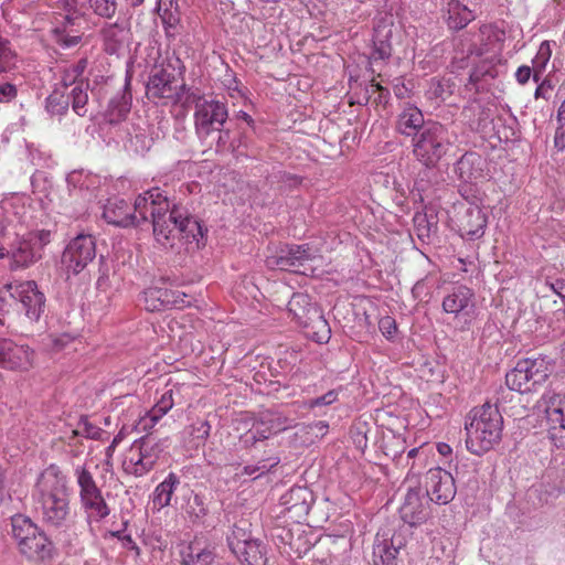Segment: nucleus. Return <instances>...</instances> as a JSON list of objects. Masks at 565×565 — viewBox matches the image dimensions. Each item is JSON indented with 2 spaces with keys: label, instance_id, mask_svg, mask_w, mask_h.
Wrapping results in <instances>:
<instances>
[{
  "label": "nucleus",
  "instance_id": "nucleus-5",
  "mask_svg": "<svg viewBox=\"0 0 565 565\" xmlns=\"http://www.w3.org/2000/svg\"><path fill=\"white\" fill-rule=\"evenodd\" d=\"M168 448V439H158L150 436L135 440L126 450L122 460V469L135 477L147 475L162 452Z\"/></svg>",
  "mask_w": 565,
  "mask_h": 565
},
{
  "label": "nucleus",
  "instance_id": "nucleus-43",
  "mask_svg": "<svg viewBox=\"0 0 565 565\" xmlns=\"http://www.w3.org/2000/svg\"><path fill=\"white\" fill-rule=\"evenodd\" d=\"M46 109L52 115H64L68 109V98L65 96L64 92L54 90L46 98Z\"/></svg>",
  "mask_w": 565,
  "mask_h": 565
},
{
  "label": "nucleus",
  "instance_id": "nucleus-46",
  "mask_svg": "<svg viewBox=\"0 0 565 565\" xmlns=\"http://www.w3.org/2000/svg\"><path fill=\"white\" fill-rule=\"evenodd\" d=\"M211 425L207 420H196L186 428V433L199 444H204L210 436Z\"/></svg>",
  "mask_w": 565,
  "mask_h": 565
},
{
  "label": "nucleus",
  "instance_id": "nucleus-28",
  "mask_svg": "<svg viewBox=\"0 0 565 565\" xmlns=\"http://www.w3.org/2000/svg\"><path fill=\"white\" fill-rule=\"evenodd\" d=\"M309 492L306 488H291L281 497V504L285 505V512L290 519H303L309 513Z\"/></svg>",
  "mask_w": 565,
  "mask_h": 565
},
{
  "label": "nucleus",
  "instance_id": "nucleus-39",
  "mask_svg": "<svg viewBox=\"0 0 565 565\" xmlns=\"http://www.w3.org/2000/svg\"><path fill=\"white\" fill-rule=\"evenodd\" d=\"M505 383L512 391L519 393H526L533 390L532 384L526 377V373L523 372L522 365L516 363L515 367L505 375Z\"/></svg>",
  "mask_w": 565,
  "mask_h": 565
},
{
  "label": "nucleus",
  "instance_id": "nucleus-23",
  "mask_svg": "<svg viewBox=\"0 0 565 565\" xmlns=\"http://www.w3.org/2000/svg\"><path fill=\"white\" fill-rule=\"evenodd\" d=\"M130 26L127 20L117 19L114 23H106L100 29L105 51L109 54L117 53L130 39Z\"/></svg>",
  "mask_w": 565,
  "mask_h": 565
},
{
  "label": "nucleus",
  "instance_id": "nucleus-8",
  "mask_svg": "<svg viewBox=\"0 0 565 565\" xmlns=\"http://www.w3.org/2000/svg\"><path fill=\"white\" fill-rule=\"evenodd\" d=\"M231 551L243 565H267L268 550L260 540L253 539L245 529L234 525L227 536Z\"/></svg>",
  "mask_w": 565,
  "mask_h": 565
},
{
  "label": "nucleus",
  "instance_id": "nucleus-44",
  "mask_svg": "<svg viewBox=\"0 0 565 565\" xmlns=\"http://www.w3.org/2000/svg\"><path fill=\"white\" fill-rule=\"evenodd\" d=\"M93 12L105 19H111L117 11L116 0H87Z\"/></svg>",
  "mask_w": 565,
  "mask_h": 565
},
{
  "label": "nucleus",
  "instance_id": "nucleus-42",
  "mask_svg": "<svg viewBox=\"0 0 565 565\" xmlns=\"http://www.w3.org/2000/svg\"><path fill=\"white\" fill-rule=\"evenodd\" d=\"M130 111V104L126 96L115 97L110 100L107 117L110 122H118Z\"/></svg>",
  "mask_w": 565,
  "mask_h": 565
},
{
  "label": "nucleus",
  "instance_id": "nucleus-56",
  "mask_svg": "<svg viewBox=\"0 0 565 565\" xmlns=\"http://www.w3.org/2000/svg\"><path fill=\"white\" fill-rule=\"evenodd\" d=\"M83 73V67L77 64V65H74L72 67H70L68 70L65 71V74L63 76V85L65 88L68 87V85H71L72 83H75V79L81 76Z\"/></svg>",
  "mask_w": 565,
  "mask_h": 565
},
{
  "label": "nucleus",
  "instance_id": "nucleus-55",
  "mask_svg": "<svg viewBox=\"0 0 565 565\" xmlns=\"http://www.w3.org/2000/svg\"><path fill=\"white\" fill-rule=\"evenodd\" d=\"M18 96V89L15 85L11 83H4L0 85V103H10Z\"/></svg>",
  "mask_w": 565,
  "mask_h": 565
},
{
  "label": "nucleus",
  "instance_id": "nucleus-47",
  "mask_svg": "<svg viewBox=\"0 0 565 565\" xmlns=\"http://www.w3.org/2000/svg\"><path fill=\"white\" fill-rule=\"evenodd\" d=\"M380 89V83H377L374 78L371 79L369 84H366L363 88H361V94L358 96L356 100L350 102L351 105H366L373 104V98L376 90Z\"/></svg>",
  "mask_w": 565,
  "mask_h": 565
},
{
  "label": "nucleus",
  "instance_id": "nucleus-2",
  "mask_svg": "<svg viewBox=\"0 0 565 565\" xmlns=\"http://www.w3.org/2000/svg\"><path fill=\"white\" fill-rule=\"evenodd\" d=\"M503 417L495 405L473 407L466 418V447L481 456L497 445L502 435Z\"/></svg>",
  "mask_w": 565,
  "mask_h": 565
},
{
  "label": "nucleus",
  "instance_id": "nucleus-35",
  "mask_svg": "<svg viewBox=\"0 0 565 565\" xmlns=\"http://www.w3.org/2000/svg\"><path fill=\"white\" fill-rule=\"evenodd\" d=\"M157 11L169 35V30L174 29L180 22L178 4L174 0H158Z\"/></svg>",
  "mask_w": 565,
  "mask_h": 565
},
{
  "label": "nucleus",
  "instance_id": "nucleus-32",
  "mask_svg": "<svg viewBox=\"0 0 565 565\" xmlns=\"http://www.w3.org/2000/svg\"><path fill=\"white\" fill-rule=\"evenodd\" d=\"M174 405L173 391H166L154 406L141 417L143 429L152 428Z\"/></svg>",
  "mask_w": 565,
  "mask_h": 565
},
{
  "label": "nucleus",
  "instance_id": "nucleus-48",
  "mask_svg": "<svg viewBox=\"0 0 565 565\" xmlns=\"http://www.w3.org/2000/svg\"><path fill=\"white\" fill-rule=\"evenodd\" d=\"M397 554L398 550L394 546H388L386 543L379 544L374 548V555L381 558L383 565H393Z\"/></svg>",
  "mask_w": 565,
  "mask_h": 565
},
{
  "label": "nucleus",
  "instance_id": "nucleus-58",
  "mask_svg": "<svg viewBox=\"0 0 565 565\" xmlns=\"http://www.w3.org/2000/svg\"><path fill=\"white\" fill-rule=\"evenodd\" d=\"M388 98H390V90L380 84V89L376 90L374 98H373V105H375V106L385 105V104H387Z\"/></svg>",
  "mask_w": 565,
  "mask_h": 565
},
{
  "label": "nucleus",
  "instance_id": "nucleus-11",
  "mask_svg": "<svg viewBox=\"0 0 565 565\" xmlns=\"http://www.w3.org/2000/svg\"><path fill=\"white\" fill-rule=\"evenodd\" d=\"M96 256V243L92 235L81 234L73 238L65 248L62 262L67 273L74 275L83 271Z\"/></svg>",
  "mask_w": 565,
  "mask_h": 565
},
{
  "label": "nucleus",
  "instance_id": "nucleus-1",
  "mask_svg": "<svg viewBox=\"0 0 565 565\" xmlns=\"http://www.w3.org/2000/svg\"><path fill=\"white\" fill-rule=\"evenodd\" d=\"M67 477L57 465L47 466L36 478L32 497L42 521L54 527L65 525L70 513Z\"/></svg>",
  "mask_w": 565,
  "mask_h": 565
},
{
  "label": "nucleus",
  "instance_id": "nucleus-19",
  "mask_svg": "<svg viewBox=\"0 0 565 565\" xmlns=\"http://www.w3.org/2000/svg\"><path fill=\"white\" fill-rule=\"evenodd\" d=\"M402 520L411 526L425 523L430 516L429 503L418 486L408 488L399 508Z\"/></svg>",
  "mask_w": 565,
  "mask_h": 565
},
{
  "label": "nucleus",
  "instance_id": "nucleus-61",
  "mask_svg": "<svg viewBox=\"0 0 565 565\" xmlns=\"http://www.w3.org/2000/svg\"><path fill=\"white\" fill-rule=\"evenodd\" d=\"M548 286L558 297L565 300V282L563 280L551 282Z\"/></svg>",
  "mask_w": 565,
  "mask_h": 565
},
{
  "label": "nucleus",
  "instance_id": "nucleus-26",
  "mask_svg": "<svg viewBox=\"0 0 565 565\" xmlns=\"http://www.w3.org/2000/svg\"><path fill=\"white\" fill-rule=\"evenodd\" d=\"M484 160L476 152L465 153L456 163L455 171L459 179L468 183H477L486 179Z\"/></svg>",
  "mask_w": 565,
  "mask_h": 565
},
{
  "label": "nucleus",
  "instance_id": "nucleus-59",
  "mask_svg": "<svg viewBox=\"0 0 565 565\" xmlns=\"http://www.w3.org/2000/svg\"><path fill=\"white\" fill-rule=\"evenodd\" d=\"M532 71L530 66L522 65L515 72V78L519 84L524 85L529 82Z\"/></svg>",
  "mask_w": 565,
  "mask_h": 565
},
{
  "label": "nucleus",
  "instance_id": "nucleus-49",
  "mask_svg": "<svg viewBox=\"0 0 565 565\" xmlns=\"http://www.w3.org/2000/svg\"><path fill=\"white\" fill-rule=\"evenodd\" d=\"M379 329L383 337L390 341L394 340L398 330L395 319L391 316H384L379 320Z\"/></svg>",
  "mask_w": 565,
  "mask_h": 565
},
{
  "label": "nucleus",
  "instance_id": "nucleus-18",
  "mask_svg": "<svg viewBox=\"0 0 565 565\" xmlns=\"http://www.w3.org/2000/svg\"><path fill=\"white\" fill-rule=\"evenodd\" d=\"M426 493L437 504L449 503L456 495L452 475L440 467L429 469L426 475Z\"/></svg>",
  "mask_w": 565,
  "mask_h": 565
},
{
  "label": "nucleus",
  "instance_id": "nucleus-38",
  "mask_svg": "<svg viewBox=\"0 0 565 565\" xmlns=\"http://www.w3.org/2000/svg\"><path fill=\"white\" fill-rule=\"evenodd\" d=\"M11 525L12 535L18 544L26 540L30 535H33L38 530V526L31 521V519L22 514L12 516Z\"/></svg>",
  "mask_w": 565,
  "mask_h": 565
},
{
  "label": "nucleus",
  "instance_id": "nucleus-4",
  "mask_svg": "<svg viewBox=\"0 0 565 565\" xmlns=\"http://www.w3.org/2000/svg\"><path fill=\"white\" fill-rule=\"evenodd\" d=\"M153 235L156 239L166 245L171 238L179 236L180 238L190 241H199L198 236H203L200 223L185 214V212L178 207H168L156 221L152 223Z\"/></svg>",
  "mask_w": 565,
  "mask_h": 565
},
{
  "label": "nucleus",
  "instance_id": "nucleus-22",
  "mask_svg": "<svg viewBox=\"0 0 565 565\" xmlns=\"http://www.w3.org/2000/svg\"><path fill=\"white\" fill-rule=\"evenodd\" d=\"M443 19L449 30L460 31L476 19L470 10L460 0H441Z\"/></svg>",
  "mask_w": 565,
  "mask_h": 565
},
{
  "label": "nucleus",
  "instance_id": "nucleus-25",
  "mask_svg": "<svg viewBox=\"0 0 565 565\" xmlns=\"http://www.w3.org/2000/svg\"><path fill=\"white\" fill-rule=\"evenodd\" d=\"M319 250L309 244L291 245L286 254L268 260L269 266H277L279 269L287 270L290 267L302 265L303 262L313 259Z\"/></svg>",
  "mask_w": 565,
  "mask_h": 565
},
{
  "label": "nucleus",
  "instance_id": "nucleus-57",
  "mask_svg": "<svg viewBox=\"0 0 565 565\" xmlns=\"http://www.w3.org/2000/svg\"><path fill=\"white\" fill-rule=\"evenodd\" d=\"M278 463H279V459L278 458H274L273 462L269 466H266V465H263V466H245L243 468L242 475L253 476V475H255L257 472L259 475H262L265 471L270 470L273 467L277 466Z\"/></svg>",
  "mask_w": 565,
  "mask_h": 565
},
{
  "label": "nucleus",
  "instance_id": "nucleus-63",
  "mask_svg": "<svg viewBox=\"0 0 565 565\" xmlns=\"http://www.w3.org/2000/svg\"><path fill=\"white\" fill-rule=\"evenodd\" d=\"M193 503L198 507V511L194 513L196 518L206 514V508L203 504V500L200 495L195 494L193 497Z\"/></svg>",
  "mask_w": 565,
  "mask_h": 565
},
{
  "label": "nucleus",
  "instance_id": "nucleus-41",
  "mask_svg": "<svg viewBox=\"0 0 565 565\" xmlns=\"http://www.w3.org/2000/svg\"><path fill=\"white\" fill-rule=\"evenodd\" d=\"M309 335L318 343H327L331 337V330L328 321L320 315V312L310 321Z\"/></svg>",
  "mask_w": 565,
  "mask_h": 565
},
{
  "label": "nucleus",
  "instance_id": "nucleus-54",
  "mask_svg": "<svg viewBox=\"0 0 565 565\" xmlns=\"http://www.w3.org/2000/svg\"><path fill=\"white\" fill-rule=\"evenodd\" d=\"M170 294L172 295L169 297V308H177V309H183L188 306H190V300L188 299V295L180 290H173L170 289Z\"/></svg>",
  "mask_w": 565,
  "mask_h": 565
},
{
  "label": "nucleus",
  "instance_id": "nucleus-31",
  "mask_svg": "<svg viewBox=\"0 0 565 565\" xmlns=\"http://www.w3.org/2000/svg\"><path fill=\"white\" fill-rule=\"evenodd\" d=\"M519 364L522 365V370L526 373L533 388L544 383L551 372L550 364L544 358L523 359L519 361Z\"/></svg>",
  "mask_w": 565,
  "mask_h": 565
},
{
  "label": "nucleus",
  "instance_id": "nucleus-62",
  "mask_svg": "<svg viewBox=\"0 0 565 565\" xmlns=\"http://www.w3.org/2000/svg\"><path fill=\"white\" fill-rule=\"evenodd\" d=\"M328 427L329 426H328V424L326 422L320 420V422L315 423L313 425H307V426L303 425L301 427V430L308 433L309 430H311L313 428H317L322 435H324L327 429H328Z\"/></svg>",
  "mask_w": 565,
  "mask_h": 565
},
{
  "label": "nucleus",
  "instance_id": "nucleus-29",
  "mask_svg": "<svg viewBox=\"0 0 565 565\" xmlns=\"http://www.w3.org/2000/svg\"><path fill=\"white\" fill-rule=\"evenodd\" d=\"M424 115L419 108L413 105L404 107L396 121V130L404 136H414L425 126Z\"/></svg>",
  "mask_w": 565,
  "mask_h": 565
},
{
  "label": "nucleus",
  "instance_id": "nucleus-51",
  "mask_svg": "<svg viewBox=\"0 0 565 565\" xmlns=\"http://www.w3.org/2000/svg\"><path fill=\"white\" fill-rule=\"evenodd\" d=\"M72 341L73 338L65 333L60 335H49L45 347L53 352H58L67 347Z\"/></svg>",
  "mask_w": 565,
  "mask_h": 565
},
{
  "label": "nucleus",
  "instance_id": "nucleus-27",
  "mask_svg": "<svg viewBox=\"0 0 565 565\" xmlns=\"http://www.w3.org/2000/svg\"><path fill=\"white\" fill-rule=\"evenodd\" d=\"M288 312L299 326L309 329L310 321L319 310L307 294L297 292L288 302Z\"/></svg>",
  "mask_w": 565,
  "mask_h": 565
},
{
  "label": "nucleus",
  "instance_id": "nucleus-14",
  "mask_svg": "<svg viewBox=\"0 0 565 565\" xmlns=\"http://www.w3.org/2000/svg\"><path fill=\"white\" fill-rule=\"evenodd\" d=\"M543 401L550 437L557 447H564L565 395L553 393L545 395Z\"/></svg>",
  "mask_w": 565,
  "mask_h": 565
},
{
  "label": "nucleus",
  "instance_id": "nucleus-9",
  "mask_svg": "<svg viewBox=\"0 0 565 565\" xmlns=\"http://www.w3.org/2000/svg\"><path fill=\"white\" fill-rule=\"evenodd\" d=\"M451 220L460 236L468 241L480 239L488 225V216L483 209L470 202L455 204Z\"/></svg>",
  "mask_w": 565,
  "mask_h": 565
},
{
  "label": "nucleus",
  "instance_id": "nucleus-21",
  "mask_svg": "<svg viewBox=\"0 0 565 565\" xmlns=\"http://www.w3.org/2000/svg\"><path fill=\"white\" fill-rule=\"evenodd\" d=\"M9 269L11 271L24 270L33 266L42 256L36 252L31 241L25 236L18 238L8 250Z\"/></svg>",
  "mask_w": 565,
  "mask_h": 565
},
{
  "label": "nucleus",
  "instance_id": "nucleus-50",
  "mask_svg": "<svg viewBox=\"0 0 565 565\" xmlns=\"http://www.w3.org/2000/svg\"><path fill=\"white\" fill-rule=\"evenodd\" d=\"M339 398V391L338 390H330L322 396L312 398L307 402V407L310 409L321 407V406H329L334 404Z\"/></svg>",
  "mask_w": 565,
  "mask_h": 565
},
{
  "label": "nucleus",
  "instance_id": "nucleus-10",
  "mask_svg": "<svg viewBox=\"0 0 565 565\" xmlns=\"http://www.w3.org/2000/svg\"><path fill=\"white\" fill-rule=\"evenodd\" d=\"M505 31L495 23H482L478 33L473 35L469 49L470 54L487 56V61L495 63L500 61L504 47Z\"/></svg>",
  "mask_w": 565,
  "mask_h": 565
},
{
  "label": "nucleus",
  "instance_id": "nucleus-16",
  "mask_svg": "<svg viewBox=\"0 0 565 565\" xmlns=\"http://www.w3.org/2000/svg\"><path fill=\"white\" fill-rule=\"evenodd\" d=\"M34 351L9 339L0 340V366L12 371L26 372L34 366Z\"/></svg>",
  "mask_w": 565,
  "mask_h": 565
},
{
  "label": "nucleus",
  "instance_id": "nucleus-40",
  "mask_svg": "<svg viewBox=\"0 0 565 565\" xmlns=\"http://www.w3.org/2000/svg\"><path fill=\"white\" fill-rule=\"evenodd\" d=\"M213 558L211 551L200 550L194 544H190L186 551L182 552L183 565H210Z\"/></svg>",
  "mask_w": 565,
  "mask_h": 565
},
{
  "label": "nucleus",
  "instance_id": "nucleus-20",
  "mask_svg": "<svg viewBox=\"0 0 565 565\" xmlns=\"http://www.w3.org/2000/svg\"><path fill=\"white\" fill-rule=\"evenodd\" d=\"M441 306L446 313L456 317L462 315L471 319L476 310L475 292L467 286H456L444 297Z\"/></svg>",
  "mask_w": 565,
  "mask_h": 565
},
{
  "label": "nucleus",
  "instance_id": "nucleus-37",
  "mask_svg": "<svg viewBox=\"0 0 565 565\" xmlns=\"http://www.w3.org/2000/svg\"><path fill=\"white\" fill-rule=\"evenodd\" d=\"M18 62L19 55L11 42L0 34V74L14 71Z\"/></svg>",
  "mask_w": 565,
  "mask_h": 565
},
{
  "label": "nucleus",
  "instance_id": "nucleus-15",
  "mask_svg": "<svg viewBox=\"0 0 565 565\" xmlns=\"http://www.w3.org/2000/svg\"><path fill=\"white\" fill-rule=\"evenodd\" d=\"M288 426V418L281 414L264 412L253 420L252 427L242 436V440L246 446H253L259 440L287 429Z\"/></svg>",
  "mask_w": 565,
  "mask_h": 565
},
{
  "label": "nucleus",
  "instance_id": "nucleus-17",
  "mask_svg": "<svg viewBox=\"0 0 565 565\" xmlns=\"http://www.w3.org/2000/svg\"><path fill=\"white\" fill-rule=\"evenodd\" d=\"M169 200L159 188L150 189L139 194L134 203L138 226L143 223H153L161 213L168 211Z\"/></svg>",
  "mask_w": 565,
  "mask_h": 565
},
{
  "label": "nucleus",
  "instance_id": "nucleus-52",
  "mask_svg": "<svg viewBox=\"0 0 565 565\" xmlns=\"http://www.w3.org/2000/svg\"><path fill=\"white\" fill-rule=\"evenodd\" d=\"M392 55V46L390 43L381 41L374 43V50L372 52V55L370 57L371 64L377 62V61H384L390 58Z\"/></svg>",
  "mask_w": 565,
  "mask_h": 565
},
{
  "label": "nucleus",
  "instance_id": "nucleus-33",
  "mask_svg": "<svg viewBox=\"0 0 565 565\" xmlns=\"http://www.w3.org/2000/svg\"><path fill=\"white\" fill-rule=\"evenodd\" d=\"M179 483L180 480L178 476L173 472H170L166 479L156 487L153 491V508L161 510L168 507Z\"/></svg>",
  "mask_w": 565,
  "mask_h": 565
},
{
  "label": "nucleus",
  "instance_id": "nucleus-13",
  "mask_svg": "<svg viewBox=\"0 0 565 565\" xmlns=\"http://www.w3.org/2000/svg\"><path fill=\"white\" fill-rule=\"evenodd\" d=\"M11 298L19 300L31 320H38L44 308V295L38 290L35 281L8 282L3 287Z\"/></svg>",
  "mask_w": 565,
  "mask_h": 565
},
{
  "label": "nucleus",
  "instance_id": "nucleus-36",
  "mask_svg": "<svg viewBox=\"0 0 565 565\" xmlns=\"http://www.w3.org/2000/svg\"><path fill=\"white\" fill-rule=\"evenodd\" d=\"M454 84L449 78L434 77L429 81L426 97L435 102H444L452 95Z\"/></svg>",
  "mask_w": 565,
  "mask_h": 565
},
{
  "label": "nucleus",
  "instance_id": "nucleus-45",
  "mask_svg": "<svg viewBox=\"0 0 565 565\" xmlns=\"http://www.w3.org/2000/svg\"><path fill=\"white\" fill-rule=\"evenodd\" d=\"M71 96H72V107H73V110L78 116H82V117L85 116L86 113H87L86 105H87V102H88V95H87L86 89L83 88V82L77 84L72 89Z\"/></svg>",
  "mask_w": 565,
  "mask_h": 565
},
{
  "label": "nucleus",
  "instance_id": "nucleus-64",
  "mask_svg": "<svg viewBox=\"0 0 565 565\" xmlns=\"http://www.w3.org/2000/svg\"><path fill=\"white\" fill-rule=\"evenodd\" d=\"M436 447H437V451L443 457H449L452 454V448L446 443H438Z\"/></svg>",
  "mask_w": 565,
  "mask_h": 565
},
{
  "label": "nucleus",
  "instance_id": "nucleus-34",
  "mask_svg": "<svg viewBox=\"0 0 565 565\" xmlns=\"http://www.w3.org/2000/svg\"><path fill=\"white\" fill-rule=\"evenodd\" d=\"M171 296L169 288L150 287L143 292L145 308L150 312L170 309L169 297Z\"/></svg>",
  "mask_w": 565,
  "mask_h": 565
},
{
  "label": "nucleus",
  "instance_id": "nucleus-12",
  "mask_svg": "<svg viewBox=\"0 0 565 565\" xmlns=\"http://www.w3.org/2000/svg\"><path fill=\"white\" fill-rule=\"evenodd\" d=\"M179 79L168 66L154 67L147 83V96L152 100H174L179 97Z\"/></svg>",
  "mask_w": 565,
  "mask_h": 565
},
{
  "label": "nucleus",
  "instance_id": "nucleus-6",
  "mask_svg": "<svg viewBox=\"0 0 565 565\" xmlns=\"http://www.w3.org/2000/svg\"><path fill=\"white\" fill-rule=\"evenodd\" d=\"M78 486L81 505L90 522H100L110 514V507L107 504L100 488L97 486L92 472L84 466L74 470Z\"/></svg>",
  "mask_w": 565,
  "mask_h": 565
},
{
  "label": "nucleus",
  "instance_id": "nucleus-7",
  "mask_svg": "<svg viewBox=\"0 0 565 565\" xmlns=\"http://www.w3.org/2000/svg\"><path fill=\"white\" fill-rule=\"evenodd\" d=\"M194 127L200 138H206L214 131H222L228 117L227 107L216 99L199 96L194 106Z\"/></svg>",
  "mask_w": 565,
  "mask_h": 565
},
{
  "label": "nucleus",
  "instance_id": "nucleus-53",
  "mask_svg": "<svg viewBox=\"0 0 565 565\" xmlns=\"http://www.w3.org/2000/svg\"><path fill=\"white\" fill-rule=\"evenodd\" d=\"M51 231L40 230L35 232H30L24 236L31 241V244L34 247L39 245L42 248L43 246L47 245L51 242Z\"/></svg>",
  "mask_w": 565,
  "mask_h": 565
},
{
  "label": "nucleus",
  "instance_id": "nucleus-30",
  "mask_svg": "<svg viewBox=\"0 0 565 565\" xmlns=\"http://www.w3.org/2000/svg\"><path fill=\"white\" fill-rule=\"evenodd\" d=\"M50 545L49 539L39 529L33 535L18 544L21 553L29 558H44L50 554Z\"/></svg>",
  "mask_w": 565,
  "mask_h": 565
},
{
  "label": "nucleus",
  "instance_id": "nucleus-24",
  "mask_svg": "<svg viewBox=\"0 0 565 565\" xmlns=\"http://www.w3.org/2000/svg\"><path fill=\"white\" fill-rule=\"evenodd\" d=\"M103 217L107 223L116 226H138L134 207L122 199L108 200L104 207Z\"/></svg>",
  "mask_w": 565,
  "mask_h": 565
},
{
  "label": "nucleus",
  "instance_id": "nucleus-60",
  "mask_svg": "<svg viewBox=\"0 0 565 565\" xmlns=\"http://www.w3.org/2000/svg\"><path fill=\"white\" fill-rule=\"evenodd\" d=\"M122 439H124V434L121 431H119L114 437L113 441L110 443V445L105 450V455H106L107 461H109L113 458L114 452H115L117 446L122 441Z\"/></svg>",
  "mask_w": 565,
  "mask_h": 565
},
{
  "label": "nucleus",
  "instance_id": "nucleus-3",
  "mask_svg": "<svg viewBox=\"0 0 565 565\" xmlns=\"http://www.w3.org/2000/svg\"><path fill=\"white\" fill-rule=\"evenodd\" d=\"M450 147L449 131L439 122L427 124L413 138V154L428 169L437 167Z\"/></svg>",
  "mask_w": 565,
  "mask_h": 565
}]
</instances>
